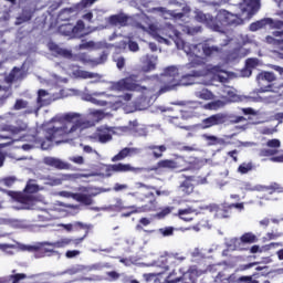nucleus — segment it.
<instances>
[{"label": "nucleus", "mask_w": 283, "mask_h": 283, "mask_svg": "<svg viewBox=\"0 0 283 283\" xmlns=\"http://www.w3.org/2000/svg\"><path fill=\"white\" fill-rule=\"evenodd\" d=\"M195 19L198 23L207 25L209 30H212V32H219L220 34H224V30H227V28H238V25H242V23H244L238 14H233L227 9L219 10L216 17L211 13L196 11Z\"/></svg>", "instance_id": "f257e3e1"}, {"label": "nucleus", "mask_w": 283, "mask_h": 283, "mask_svg": "<svg viewBox=\"0 0 283 283\" xmlns=\"http://www.w3.org/2000/svg\"><path fill=\"white\" fill-rule=\"evenodd\" d=\"M139 187H142V189H138L135 192H130V196L135 198L137 202H143L144 205L142 207L127 206L126 209L130 211L124 212L122 218H129V216L134 213H147L149 211H156L158 201L154 191H149V189H155L154 186H147L143 182H139Z\"/></svg>", "instance_id": "f03ea898"}, {"label": "nucleus", "mask_w": 283, "mask_h": 283, "mask_svg": "<svg viewBox=\"0 0 283 283\" xmlns=\"http://www.w3.org/2000/svg\"><path fill=\"white\" fill-rule=\"evenodd\" d=\"M202 74V70H192L190 73L180 76L178 67L168 66L165 70L166 82L168 84L159 90V94L171 92V90H174V87H178V85H193L196 78H200Z\"/></svg>", "instance_id": "7ed1b4c3"}, {"label": "nucleus", "mask_w": 283, "mask_h": 283, "mask_svg": "<svg viewBox=\"0 0 283 283\" xmlns=\"http://www.w3.org/2000/svg\"><path fill=\"white\" fill-rule=\"evenodd\" d=\"M247 118L244 116H229L224 113H217L211 115L201 122V129H210V127H216L218 125H224L227 123L238 124L244 123Z\"/></svg>", "instance_id": "20e7f679"}, {"label": "nucleus", "mask_w": 283, "mask_h": 283, "mask_svg": "<svg viewBox=\"0 0 283 283\" xmlns=\"http://www.w3.org/2000/svg\"><path fill=\"white\" fill-rule=\"evenodd\" d=\"M23 191L24 192H17L10 190L8 192V196L12 197V199L15 200V202H20V205L33 207L34 202H36V198H34L32 193H36V185L28 184Z\"/></svg>", "instance_id": "39448f33"}, {"label": "nucleus", "mask_w": 283, "mask_h": 283, "mask_svg": "<svg viewBox=\"0 0 283 283\" xmlns=\"http://www.w3.org/2000/svg\"><path fill=\"white\" fill-rule=\"evenodd\" d=\"M163 169H169L170 171H174V169L190 171L191 165L189 161L185 160L184 157H180L178 161L175 159H161L156 164L154 171H163Z\"/></svg>", "instance_id": "423d86ee"}, {"label": "nucleus", "mask_w": 283, "mask_h": 283, "mask_svg": "<svg viewBox=\"0 0 283 283\" xmlns=\"http://www.w3.org/2000/svg\"><path fill=\"white\" fill-rule=\"evenodd\" d=\"M266 25H272V28L275 29V31L272 32L274 36H283V21H273L271 18H264L252 22L249 28L251 32H258V30H262L263 28H266Z\"/></svg>", "instance_id": "0eeeda50"}, {"label": "nucleus", "mask_w": 283, "mask_h": 283, "mask_svg": "<svg viewBox=\"0 0 283 283\" xmlns=\"http://www.w3.org/2000/svg\"><path fill=\"white\" fill-rule=\"evenodd\" d=\"M187 260V256L182 255L178 252H166L158 260L159 266L164 269V271H169V269H174L178 266V264H182Z\"/></svg>", "instance_id": "6e6552de"}, {"label": "nucleus", "mask_w": 283, "mask_h": 283, "mask_svg": "<svg viewBox=\"0 0 283 283\" xmlns=\"http://www.w3.org/2000/svg\"><path fill=\"white\" fill-rule=\"evenodd\" d=\"M69 134H72L70 132V126H67V124H64L61 127L53 126L51 128H48L45 133V138L50 143H56L59 145L60 143H65Z\"/></svg>", "instance_id": "1a4fd4ad"}, {"label": "nucleus", "mask_w": 283, "mask_h": 283, "mask_svg": "<svg viewBox=\"0 0 283 283\" xmlns=\"http://www.w3.org/2000/svg\"><path fill=\"white\" fill-rule=\"evenodd\" d=\"M61 122L64 123L63 125H67L69 130L73 134L85 125V122H83L78 113H66L62 115Z\"/></svg>", "instance_id": "9d476101"}, {"label": "nucleus", "mask_w": 283, "mask_h": 283, "mask_svg": "<svg viewBox=\"0 0 283 283\" xmlns=\"http://www.w3.org/2000/svg\"><path fill=\"white\" fill-rule=\"evenodd\" d=\"M273 81H275V74L273 72L263 71L258 74L256 83L260 87L259 92H272L273 90Z\"/></svg>", "instance_id": "9b49d317"}, {"label": "nucleus", "mask_w": 283, "mask_h": 283, "mask_svg": "<svg viewBox=\"0 0 283 283\" xmlns=\"http://www.w3.org/2000/svg\"><path fill=\"white\" fill-rule=\"evenodd\" d=\"M49 244H52V242H42L38 245H32L30 250L35 251L38 258H50L52 255H56V251L54 250L56 248L50 247Z\"/></svg>", "instance_id": "f8f14e48"}, {"label": "nucleus", "mask_w": 283, "mask_h": 283, "mask_svg": "<svg viewBox=\"0 0 283 283\" xmlns=\"http://www.w3.org/2000/svg\"><path fill=\"white\" fill-rule=\"evenodd\" d=\"M106 171H113L115 174H138L142 169L132 166V164L118 163L107 166Z\"/></svg>", "instance_id": "ddd939ff"}, {"label": "nucleus", "mask_w": 283, "mask_h": 283, "mask_svg": "<svg viewBox=\"0 0 283 283\" xmlns=\"http://www.w3.org/2000/svg\"><path fill=\"white\" fill-rule=\"evenodd\" d=\"M182 178L185 180L179 185L178 192L181 196H191L195 189L193 182H196V176L182 175Z\"/></svg>", "instance_id": "4468645a"}, {"label": "nucleus", "mask_w": 283, "mask_h": 283, "mask_svg": "<svg viewBox=\"0 0 283 283\" xmlns=\"http://www.w3.org/2000/svg\"><path fill=\"white\" fill-rule=\"evenodd\" d=\"M0 132H8L11 136H19L23 132H28V125L23 120H19L17 125L2 124L0 125Z\"/></svg>", "instance_id": "2eb2a0df"}, {"label": "nucleus", "mask_w": 283, "mask_h": 283, "mask_svg": "<svg viewBox=\"0 0 283 283\" xmlns=\"http://www.w3.org/2000/svg\"><path fill=\"white\" fill-rule=\"evenodd\" d=\"M84 191H87V193L77 192L73 195V198L76 200V202H80V205L92 207V205H94V198L98 196V192H90L87 188H85Z\"/></svg>", "instance_id": "dca6fc26"}, {"label": "nucleus", "mask_w": 283, "mask_h": 283, "mask_svg": "<svg viewBox=\"0 0 283 283\" xmlns=\"http://www.w3.org/2000/svg\"><path fill=\"white\" fill-rule=\"evenodd\" d=\"M118 90H126L127 92H138L140 91V85L132 76L120 80L117 83Z\"/></svg>", "instance_id": "f3484780"}, {"label": "nucleus", "mask_w": 283, "mask_h": 283, "mask_svg": "<svg viewBox=\"0 0 283 283\" xmlns=\"http://www.w3.org/2000/svg\"><path fill=\"white\" fill-rule=\"evenodd\" d=\"M129 22V17L125 13L113 14L107 19L108 25L113 28H125Z\"/></svg>", "instance_id": "a211bd4d"}, {"label": "nucleus", "mask_w": 283, "mask_h": 283, "mask_svg": "<svg viewBox=\"0 0 283 283\" xmlns=\"http://www.w3.org/2000/svg\"><path fill=\"white\" fill-rule=\"evenodd\" d=\"M11 273L7 276H0V283H21L23 280H28L25 273H17V270H12Z\"/></svg>", "instance_id": "6ab92c4d"}, {"label": "nucleus", "mask_w": 283, "mask_h": 283, "mask_svg": "<svg viewBox=\"0 0 283 283\" xmlns=\"http://www.w3.org/2000/svg\"><path fill=\"white\" fill-rule=\"evenodd\" d=\"M233 210H231V206L229 203H222L216 208L214 218L218 220H224L227 218H231Z\"/></svg>", "instance_id": "aec40b11"}, {"label": "nucleus", "mask_w": 283, "mask_h": 283, "mask_svg": "<svg viewBox=\"0 0 283 283\" xmlns=\"http://www.w3.org/2000/svg\"><path fill=\"white\" fill-rule=\"evenodd\" d=\"M159 33L167 39H180V31L170 23H167L161 30H159Z\"/></svg>", "instance_id": "412c9836"}, {"label": "nucleus", "mask_w": 283, "mask_h": 283, "mask_svg": "<svg viewBox=\"0 0 283 283\" xmlns=\"http://www.w3.org/2000/svg\"><path fill=\"white\" fill-rule=\"evenodd\" d=\"M61 227L65 229V231L72 232V231H78V229L84 231H90L92 229V226L83 223L81 221H76L74 223H62Z\"/></svg>", "instance_id": "4be33fe9"}, {"label": "nucleus", "mask_w": 283, "mask_h": 283, "mask_svg": "<svg viewBox=\"0 0 283 283\" xmlns=\"http://www.w3.org/2000/svg\"><path fill=\"white\" fill-rule=\"evenodd\" d=\"M32 17H34V11L32 9L24 8L22 10V14L17 18L15 25H21L23 23H28V21H32Z\"/></svg>", "instance_id": "5701e85b"}, {"label": "nucleus", "mask_w": 283, "mask_h": 283, "mask_svg": "<svg viewBox=\"0 0 283 283\" xmlns=\"http://www.w3.org/2000/svg\"><path fill=\"white\" fill-rule=\"evenodd\" d=\"M45 163L50 167H55V169H70L71 167L70 164L54 157L46 158Z\"/></svg>", "instance_id": "b1692460"}, {"label": "nucleus", "mask_w": 283, "mask_h": 283, "mask_svg": "<svg viewBox=\"0 0 283 283\" xmlns=\"http://www.w3.org/2000/svg\"><path fill=\"white\" fill-rule=\"evenodd\" d=\"M146 149H148V151H151L154 158L158 159L163 158V155L165 154V151H167V146L149 145L146 147Z\"/></svg>", "instance_id": "393cba45"}, {"label": "nucleus", "mask_w": 283, "mask_h": 283, "mask_svg": "<svg viewBox=\"0 0 283 283\" xmlns=\"http://www.w3.org/2000/svg\"><path fill=\"white\" fill-rule=\"evenodd\" d=\"M45 96H50V93H48V91L43 88L38 91L36 103L39 107H45L52 103V99L45 98Z\"/></svg>", "instance_id": "a878e982"}, {"label": "nucleus", "mask_w": 283, "mask_h": 283, "mask_svg": "<svg viewBox=\"0 0 283 283\" xmlns=\"http://www.w3.org/2000/svg\"><path fill=\"white\" fill-rule=\"evenodd\" d=\"M191 213H196V209L188 207L179 209L177 216L180 220H184V222H191V220H193V218L189 217Z\"/></svg>", "instance_id": "bb28decb"}, {"label": "nucleus", "mask_w": 283, "mask_h": 283, "mask_svg": "<svg viewBox=\"0 0 283 283\" xmlns=\"http://www.w3.org/2000/svg\"><path fill=\"white\" fill-rule=\"evenodd\" d=\"M258 65H260V60L255 57L248 59L245 61V70L242 72L243 76H251V70L258 67Z\"/></svg>", "instance_id": "cd10ccee"}, {"label": "nucleus", "mask_w": 283, "mask_h": 283, "mask_svg": "<svg viewBox=\"0 0 283 283\" xmlns=\"http://www.w3.org/2000/svg\"><path fill=\"white\" fill-rule=\"evenodd\" d=\"M202 52L205 56H214V54H220V52H222V49H220L219 46L211 45L208 42H205L202 44Z\"/></svg>", "instance_id": "c85d7f7f"}, {"label": "nucleus", "mask_w": 283, "mask_h": 283, "mask_svg": "<svg viewBox=\"0 0 283 283\" xmlns=\"http://www.w3.org/2000/svg\"><path fill=\"white\" fill-rule=\"evenodd\" d=\"M216 283H235V274H227L224 272H219L214 279Z\"/></svg>", "instance_id": "c756f323"}, {"label": "nucleus", "mask_w": 283, "mask_h": 283, "mask_svg": "<svg viewBox=\"0 0 283 283\" xmlns=\"http://www.w3.org/2000/svg\"><path fill=\"white\" fill-rule=\"evenodd\" d=\"M149 224H151V219L143 217L138 220L135 229L136 231H144V233H154V230H145V227H149Z\"/></svg>", "instance_id": "7c9ffc66"}, {"label": "nucleus", "mask_w": 283, "mask_h": 283, "mask_svg": "<svg viewBox=\"0 0 283 283\" xmlns=\"http://www.w3.org/2000/svg\"><path fill=\"white\" fill-rule=\"evenodd\" d=\"M52 52H55V54L57 56H62V59H72V51L67 50V49H63L61 46H59V44H54L51 48Z\"/></svg>", "instance_id": "2f4dec72"}, {"label": "nucleus", "mask_w": 283, "mask_h": 283, "mask_svg": "<svg viewBox=\"0 0 283 283\" xmlns=\"http://www.w3.org/2000/svg\"><path fill=\"white\" fill-rule=\"evenodd\" d=\"M50 247H53V249H65V247H70L72 244V239L70 238H62L55 242L46 243Z\"/></svg>", "instance_id": "473e14b6"}, {"label": "nucleus", "mask_w": 283, "mask_h": 283, "mask_svg": "<svg viewBox=\"0 0 283 283\" xmlns=\"http://www.w3.org/2000/svg\"><path fill=\"white\" fill-rule=\"evenodd\" d=\"M85 30V22L78 20L75 25L72 24V39L83 36L81 32Z\"/></svg>", "instance_id": "72a5a7b5"}, {"label": "nucleus", "mask_w": 283, "mask_h": 283, "mask_svg": "<svg viewBox=\"0 0 283 283\" xmlns=\"http://www.w3.org/2000/svg\"><path fill=\"white\" fill-rule=\"evenodd\" d=\"M253 169H255V165L250 161L240 164L237 171L238 174H241V176H244L247 174H250V171H253Z\"/></svg>", "instance_id": "f704fd0d"}, {"label": "nucleus", "mask_w": 283, "mask_h": 283, "mask_svg": "<svg viewBox=\"0 0 283 283\" xmlns=\"http://www.w3.org/2000/svg\"><path fill=\"white\" fill-rule=\"evenodd\" d=\"M240 241L242 244H254L258 242V237L253 232H245L241 235Z\"/></svg>", "instance_id": "c9c22d12"}, {"label": "nucleus", "mask_w": 283, "mask_h": 283, "mask_svg": "<svg viewBox=\"0 0 283 283\" xmlns=\"http://www.w3.org/2000/svg\"><path fill=\"white\" fill-rule=\"evenodd\" d=\"M129 154H132V148H123L117 155L112 157V163H119L120 160H125Z\"/></svg>", "instance_id": "e433bc0d"}, {"label": "nucleus", "mask_w": 283, "mask_h": 283, "mask_svg": "<svg viewBox=\"0 0 283 283\" xmlns=\"http://www.w3.org/2000/svg\"><path fill=\"white\" fill-rule=\"evenodd\" d=\"M153 70H156V63L149 55H147L144 61L143 72H153Z\"/></svg>", "instance_id": "4c0bfd02"}, {"label": "nucleus", "mask_w": 283, "mask_h": 283, "mask_svg": "<svg viewBox=\"0 0 283 283\" xmlns=\"http://www.w3.org/2000/svg\"><path fill=\"white\" fill-rule=\"evenodd\" d=\"M197 98H201V101H211L213 99V93L211 91L203 88L196 93Z\"/></svg>", "instance_id": "58836bf2"}, {"label": "nucleus", "mask_w": 283, "mask_h": 283, "mask_svg": "<svg viewBox=\"0 0 283 283\" xmlns=\"http://www.w3.org/2000/svg\"><path fill=\"white\" fill-rule=\"evenodd\" d=\"M277 154H280V150L273 149V148H262L259 151V156L261 158H266V157L275 156Z\"/></svg>", "instance_id": "ea45409f"}, {"label": "nucleus", "mask_w": 283, "mask_h": 283, "mask_svg": "<svg viewBox=\"0 0 283 283\" xmlns=\"http://www.w3.org/2000/svg\"><path fill=\"white\" fill-rule=\"evenodd\" d=\"M180 282L181 283H197L196 273H193V272L184 273L182 276H181Z\"/></svg>", "instance_id": "a19ab883"}, {"label": "nucleus", "mask_w": 283, "mask_h": 283, "mask_svg": "<svg viewBox=\"0 0 283 283\" xmlns=\"http://www.w3.org/2000/svg\"><path fill=\"white\" fill-rule=\"evenodd\" d=\"M57 31L63 36H71L72 38V23H66V24L60 25Z\"/></svg>", "instance_id": "79ce46f5"}, {"label": "nucleus", "mask_w": 283, "mask_h": 283, "mask_svg": "<svg viewBox=\"0 0 283 283\" xmlns=\"http://www.w3.org/2000/svg\"><path fill=\"white\" fill-rule=\"evenodd\" d=\"M76 76L78 78H98L97 73H92V72L83 71V70L76 71Z\"/></svg>", "instance_id": "37998d69"}, {"label": "nucleus", "mask_w": 283, "mask_h": 283, "mask_svg": "<svg viewBox=\"0 0 283 283\" xmlns=\"http://www.w3.org/2000/svg\"><path fill=\"white\" fill-rule=\"evenodd\" d=\"M200 65H205V62L202 61V57L200 56H195V59L189 62L188 64H186V67L188 70H193L196 67H200Z\"/></svg>", "instance_id": "c03bdc74"}, {"label": "nucleus", "mask_w": 283, "mask_h": 283, "mask_svg": "<svg viewBox=\"0 0 283 283\" xmlns=\"http://www.w3.org/2000/svg\"><path fill=\"white\" fill-rule=\"evenodd\" d=\"M171 211H174V207H166L161 211L157 212L155 214V218H157V220H163V219L167 218V216H169V213H171Z\"/></svg>", "instance_id": "a18cd8bd"}, {"label": "nucleus", "mask_w": 283, "mask_h": 283, "mask_svg": "<svg viewBox=\"0 0 283 283\" xmlns=\"http://www.w3.org/2000/svg\"><path fill=\"white\" fill-rule=\"evenodd\" d=\"M234 283H260V281L253 279V276H235Z\"/></svg>", "instance_id": "49530a36"}, {"label": "nucleus", "mask_w": 283, "mask_h": 283, "mask_svg": "<svg viewBox=\"0 0 283 283\" xmlns=\"http://www.w3.org/2000/svg\"><path fill=\"white\" fill-rule=\"evenodd\" d=\"M19 72H21V69L14 66L9 75L6 77L7 83H14V81H17V74H19Z\"/></svg>", "instance_id": "de8ad7c7"}, {"label": "nucleus", "mask_w": 283, "mask_h": 283, "mask_svg": "<svg viewBox=\"0 0 283 283\" xmlns=\"http://www.w3.org/2000/svg\"><path fill=\"white\" fill-rule=\"evenodd\" d=\"M78 61L84 65H94V60L90 57L86 53H82L78 55Z\"/></svg>", "instance_id": "09e8293b"}, {"label": "nucleus", "mask_w": 283, "mask_h": 283, "mask_svg": "<svg viewBox=\"0 0 283 283\" xmlns=\"http://www.w3.org/2000/svg\"><path fill=\"white\" fill-rule=\"evenodd\" d=\"M266 147L270 149H280L282 147V142L280 139H270L266 142Z\"/></svg>", "instance_id": "8fccbe9b"}, {"label": "nucleus", "mask_w": 283, "mask_h": 283, "mask_svg": "<svg viewBox=\"0 0 283 283\" xmlns=\"http://www.w3.org/2000/svg\"><path fill=\"white\" fill-rule=\"evenodd\" d=\"M184 32H187V34H190V36H193L198 34V32H202V28L200 27H185Z\"/></svg>", "instance_id": "3c124183"}, {"label": "nucleus", "mask_w": 283, "mask_h": 283, "mask_svg": "<svg viewBox=\"0 0 283 283\" xmlns=\"http://www.w3.org/2000/svg\"><path fill=\"white\" fill-rule=\"evenodd\" d=\"M222 101H214V102H210L208 104L205 105V109H220V107H222Z\"/></svg>", "instance_id": "603ef678"}, {"label": "nucleus", "mask_w": 283, "mask_h": 283, "mask_svg": "<svg viewBox=\"0 0 283 283\" xmlns=\"http://www.w3.org/2000/svg\"><path fill=\"white\" fill-rule=\"evenodd\" d=\"M28 107V101L24 99H17L15 104L13 106V109H15L17 112H19L20 109H27Z\"/></svg>", "instance_id": "864d4df0"}, {"label": "nucleus", "mask_w": 283, "mask_h": 283, "mask_svg": "<svg viewBox=\"0 0 283 283\" xmlns=\"http://www.w3.org/2000/svg\"><path fill=\"white\" fill-rule=\"evenodd\" d=\"M265 191H269V193H282V188L277 184H273L271 186L265 187Z\"/></svg>", "instance_id": "5fc2aeb1"}, {"label": "nucleus", "mask_w": 283, "mask_h": 283, "mask_svg": "<svg viewBox=\"0 0 283 283\" xmlns=\"http://www.w3.org/2000/svg\"><path fill=\"white\" fill-rule=\"evenodd\" d=\"M107 52L103 51L98 59L94 60L93 65H103L107 61Z\"/></svg>", "instance_id": "6e6d98bb"}, {"label": "nucleus", "mask_w": 283, "mask_h": 283, "mask_svg": "<svg viewBox=\"0 0 283 283\" xmlns=\"http://www.w3.org/2000/svg\"><path fill=\"white\" fill-rule=\"evenodd\" d=\"M202 138H205V140H208L209 145H218V143H219L218 137L214 135L203 134Z\"/></svg>", "instance_id": "4d7b16f0"}, {"label": "nucleus", "mask_w": 283, "mask_h": 283, "mask_svg": "<svg viewBox=\"0 0 283 283\" xmlns=\"http://www.w3.org/2000/svg\"><path fill=\"white\" fill-rule=\"evenodd\" d=\"M3 182V185L6 187H12V185H14V182H17V177L14 176H9V177H4L1 180Z\"/></svg>", "instance_id": "13d9d810"}, {"label": "nucleus", "mask_w": 283, "mask_h": 283, "mask_svg": "<svg viewBox=\"0 0 283 283\" xmlns=\"http://www.w3.org/2000/svg\"><path fill=\"white\" fill-rule=\"evenodd\" d=\"M70 163H74V165H85V158L83 156H72L69 157Z\"/></svg>", "instance_id": "bf43d9fd"}, {"label": "nucleus", "mask_w": 283, "mask_h": 283, "mask_svg": "<svg viewBox=\"0 0 283 283\" xmlns=\"http://www.w3.org/2000/svg\"><path fill=\"white\" fill-rule=\"evenodd\" d=\"M159 233L164 235V238H169V235H174V227H166L159 229Z\"/></svg>", "instance_id": "052dcab7"}, {"label": "nucleus", "mask_w": 283, "mask_h": 283, "mask_svg": "<svg viewBox=\"0 0 283 283\" xmlns=\"http://www.w3.org/2000/svg\"><path fill=\"white\" fill-rule=\"evenodd\" d=\"M275 132H277V128H275V127H263L261 129V134L263 136H273V134H275Z\"/></svg>", "instance_id": "680f3d73"}, {"label": "nucleus", "mask_w": 283, "mask_h": 283, "mask_svg": "<svg viewBox=\"0 0 283 283\" xmlns=\"http://www.w3.org/2000/svg\"><path fill=\"white\" fill-rule=\"evenodd\" d=\"M87 233H90V230H86V233L81 238L71 239V244H73L74 247H78L80 244H83V240L87 238Z\"/></svg>", "instance_id": "e2e57ef3"}, {"label": "nucleus", "mask_w": 283, "mask_h": 283, "mask_svg": "<svg viewBox=\"0 0 283 283\" xmlns=\"http://www.w3.org/2000/svg\"><path fill=\"white\" fill-rule=\"evenodd\" d=\"M81 255V251L78 250H69L65 252V258H67L69 260H72V258H76Z\"/></svg>", "instance_id": "0e129e2a"}, {"label": "nucleus", "mask_w": 283, "mask_h": 283, "mask_svg": "<svg viewBox=\"0 0 283 283\" xmlns=\"http://www.w3.org/2000/svg\"><path fill=\"white\" fill-rule=\"evenodd\" d=\"M114 209L115 211H123L127 209V207H125V205L123 203V199H117L116 203L114 205Z\"/></svg>", "instance_id": "69168bd1"}, {"label": "nucleus", "mask_w": 283, "mask_h": 283, "mask_svg": "<svg viewBox=\"0 0 283 283\" xmlns=\"http://www.w3.org/2000/svg\"><path fill=\"white\" fill-rule=\"evenodd\" d=\"M107 277H109L113 282H116V280L120 279V273L116 271H111L106 273Z\"/></svg>", "instance_id": "338daca9"}, {"label": "nucleus", "mask_w": 283, "mask_h": 283, "mask_svg": "<svg viewBox=\"0 0 283 283\" xmlns=\"http://www.w3.org/2000/svg\"><path fill=\"white\" fill-rule=\"evenodd\" d=\"M109 140H112V135H109V134H99L98 135L99 143H109Z\"/></svg>", "instance_id": "774afa93"}]
</instances>
